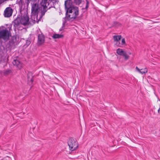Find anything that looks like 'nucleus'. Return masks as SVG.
I'll use <instances>...</instances> for the list:
<instances>
[{"instance_id": "f257e3e1", "label": "nucleus", "mask_w": 160, "mask_h": 160, "mask_svg": "<svg viewBox=\"0 0 160 160\" xmlns=\"http://www.w3.org/2000/svg\"><path fill=\"white\" fill-rule=\"evenodd\" d=\"M65 7L66 10V18L68 20L75 19L78 15V7L72 5V2L70 0H67L65 2Z\"/></svg>"}, {"instance_id": "f03ea898", "label": "nucleus", "mask_w": 160, "mask_h": 160, "mask_svg": "<svg viewBox=\"0 0 160 160\" xmlns=\"http://www.w3.org/2000/svg\"><path fill=\"white\" fill-rule=\"evenodd\" d=\"M11 27L9 30L4 27H0V39L7 41L8 40L11 36V33L10 31Z\"/></svg>"}, {"instance_id": "7ed1b4c3", "label": "nucleus", "mask_w": 160, "mask_h": 160, "mask_svg": "<svg viewBox=\"0 0 160 160\" xmlns=\"http://www.w3.org/2000/svg\"><path fill=\"white\" fill-rule=\"evenodd\" d=\"M68 144L70 150L72 151L75 150L78 147L77 142L72 138H70L69 139L68 141Z\"/></svg>"}, {"instance_id": "20e7f679", "label": "nucleus", "mask_w": 160, "mask_h": 160, "mask_svg": "<svg viewBox=\"0 0 160 160\" xmlns=\"http://www.w3.org/2000/svg\"><path fill=\"white\" fill-rule=\"evenodd\" d=\"M32 4L31 11L32 13L34 15H37L39 11V7L38 4L37 3H32Z\"/></svg>"}, {"instance_id": "39448f33", "label": "nucleus", "mask_w": 160, "mask_h": 160, "mask_svg": "<svg viewBox=\"0 0 160 160\" xmlns=\"http://www.w3.org/2000/svg\"><path fill=\"white\" fill-rule=\"evenodd\" d=\"M116 52L119 55L123 56L124 59L127 60L129 58V56L127 55L126 51L123 50L122 49L120 48H118Z\"/></svg>"}, {"instance_id": "423d86ee", "label": "nucleus", "mask_w": 160, "mask_h": 160, "mask_svg": "<svg viewBox=\"0 0 160 160\" xmlns=\"http://www.w3.org/2000/svg\"><path fill=\"white\" fill-rule=\"evenodd\" d=\"M13 9L10 7L7 8L4 11V15L5 17H10L12 15Z\"/></svg>"}, {"instance_id": "0eeeda50", "label": "nucleus", "mask_w": 160, "mask_h": 160, "mask_svg": "<svg viewBox=\"0 0 160 160\" xmlns=\"http://www.w3.org/2000/svg\"><path fill=\"white\" fill-rule=\"evenodd\" d=\"M21 24L24 26L27 25L29 22V18L27 15H24L20 18Z\"/></svg>"}, {"instance_id": "6e6552de", "label": "nucleus", "mask_w": 160, "mask_h": 160, "mask_svg": "<svg viewBox=\"0 0 160 160\" xmlns=\"http://www.w3.org/2000/svg\"><path fill=\"white\" fill-rule=\"evenodd\" d=\"M45 41V38L44 35L42 33L39 34L37 44L38 45H40L43 44Z\"/></svg>"}, {"instance_id": "1a4fd4ad", "label": "nucleus", "mask_w": 160, "mask_h": 160, "mask_svg": "<svg viewBox=\"0 0 160 160\" xmlns=\"http://www.w3.org/2000/svg\"><path fill=\"white\" fill-rule=\"evenodd\" d=\"M13 65L15 66L19 69H20L22 66V63H21L19 60L17 59H14L12 62Z\"/></svg>"}, {"instance_id": "9d476101", "label": "nucleus", "mask_w": 160, "mask_h": 160, "mask_svg": "<svg viewBox=\"0 0 160 160\" xmlns=\"http://www.w3.org/2000/svg\"><path fill=\"white\" fill-rule=\"evenodd\" d=\"M28 83L30 85L32 84L33 82V76L32 72H29L27 75Z\"/></svg>"}, {"instance_id": "9b49d317", "label": "nucleus", "mask_w": 160, "mask_h": 160, "mask_svg": "<svg viewBox=\"0 0 160 160\" xmlns=\"http://www.w3.org/2000/svg\"><path fill=\"white\" fill-rule=\"evenodd\" d=\"M48 0H42L41 2V4L44 8H48V6L49 5V3L48 2Z\"/></svg>"}, {"instance_id": "f8f14e48", "label": "nucleus", "mask_w": 160, "mask_h": 160, "mask_svg": "<svg viewBox=\"0 0 160 160\" xmlns=\"http://www.w3.org/2000/svg\"><path fill=\"white\" fill-rule=\"evenodd\" d=\"M121 38V35H115L113 36V39L114 42H116L115 44H117L118 42Z\"/></svg>"}, {"instance_id": "ddd939ff", "label": "nucleus", "mask_w": 160, "mask_h": 160, "mask_svg": "<svg viewBox=\"0 0 160 160\" xmlns=\"http://www.w3.org/2000/svg\"><path fill=\"white\" fill-rule=\"evenodd\" d=\"M14 25L15 26H17L20 24H21L20 18H18L15 19L13 21Z\"/></svg>"}, {"instance_id": "4468645a", "label": "nucleus", "mask_w": 160, "mask_h": 160, "mask_svg": "<svg viewBox=\"0 0 160 160\" xmlns=\"http://www.w3.org/2000/svg\"><path fill=\"white\" fill-rule=\"evenodd\" d=\"M136 69L138 72L142 74H145L148 72V70L146 68H145L144 69H143V71H141V70H140L137 67H136Z\"/></svg>"}, {"instance_id": "2eb2a0df", "label": "nucleus", "mask_w": 160, "mask_h": 160, "mask_svg": "<svg viewBox=\"0 0 160 160\" xmlns=\"http://www.w3.org/2000/svg\"><path fill=\"white\" fill-rule=\"evenodd\" d=\"M18 4L19 6L22 8L24 4L23 0H19L18 2Z\"/></svg>"}, {"instance_id": "dca6fc26", "label": "nucleus", "mask_w": 160, "mask_h": 160, "mask_svg": "<svg viewBox=\"0 0 160 160\" xmlns=\"http://www.w3.org/2000/svg\"><path fill=\"white\" fill-rule=\"evenodd\" d=\"M63 37V35L58 34H55L52 37L54 38H62Z\"/></svg>"}, {"instance_id": "f3484780", "label": "nucleus", "mask_w": 160, "mask_h": 160, "mask_svg": "<svg viewBox=\"0 0 160 160\" xmlns=\"http://www.w3.org/2000/svg\"><path fill=\"white\" fill-rule=\"evenodd\" d=\"M11 72V70L9 69H8L5 71L4 73V74L5 75H7L10 73Z\"/></svg>"}, {"instance_id": "a211bd4d", "label": "nucleus", "mask_w": 160, "mask_h": 160, "mask_svg": "<svg viewBox=\"0 0 160 160\" xmlns=\"http://www.w3.org/2000/svg\"><path fill=\"white\" fill-rule=\"evenodd\" d=\"M85 1L86 3L85 8L87 9L88 7V4L89 3V0H85Z\"/></svg>"}, {"instance_id": "6ab92c4d", "label": "nucleus", "mask_w": 160, "mask_h": 160, "mask_svg": "<svg viewBox=\"0 0 160 160\" xmlns=\"http://www.w3.org/2000/svg\"><path fill=\"white\" fill-rule=\"evenodd\" d=\"M47 8H43V10L42 11L41 14L42 16L44 15L45 14V12L47 11V10L46 9Z\"/></svg>"}, {"instance_id": "aec40b11", "label": "nucleus", "mask_w": 160, "mask_h": 160, "mask_svg": "<svg viewBox=\"0 0 160 160\" xmlns=\"http://www.w3.org/2000/svg\"><path fill=\"white\" fill-rule=\"evenodd\" d=\"M74 2L77 5H79L81 2V0H74Z\"/></svg>"}, {"instance_id": "412c9836", "label": "nucleus", "mask_w": 160, "mask_h": 160, "mask_svg": "<svg viewBox=\"0 0 160 160\" xmlns=\"http://www.w3.org/2000/svg\"><path fill=\"white\" fill-rule=\"evenodd\" d=\"M125 44V41L124 38H123L122 40V45H124Z\"/></svg>"}, {"instance_id": "4be33fe9", "label": "nucleus", "mask_w": 160, "mask_h": 160, "mask_svg": "<svg viewBox=\"0 0 160 160\" xmlns=\"http://www.w3.org/2000/svg\"><path fill=\"white\" fill-rule=\"evenodd\" d=\"M30 2H31V0H26V4H27L28 6V5Z\"/></svg>"}, {"instance_id": "5701e85b", "label": "nucleus", "mask_w": 160, "mask_h": 160, "mask_svg": "<svg viewBox=\"0 0 160 160\" xmlns=\"http://www.w3.org/2000/svg\"><path fill=\"white\" fill-rule=\"evenodd\" d=\"M158 114H160V105L159 106V107L158 110Z\"/></svg>"}, {"instance_id": "b1692460", "label": "nucleus", "mask_w": 160, "mask_h": 160, "mask_svg": "<svg viewBox=\"0 0 160 160\" xmlns=\"http://www.w3.org/2000/svg\"><path fill=\"white\" fill-rule=\"evenodd\" d=\"M37 0H31V1L33 2V3L35 2Z\"/></svg>"}, {"instance_id": "393cba45", "label": "nucleus", "mask_w": 160, "mask_h": 160, "mask_svg": "<svg viewBox=\"0 0 160 160\" xmlns=\"http://www.w3.org/2000/svg\"><path fill=\"white\" fill-rule=\"evenodd\" d=\"M51 8V7L50 6V7L48 8V9H50Z\"/></svg>"}, {"instance_id": "a878e982", "label": "nucleus", "mask_w": 160, "mask_h": 160, "mask_svg": "<svg viewBox=\"0 0 160 160\" xmlns=\"http://www.w3.org/2000/svg\"><path fill=\"white\" fill-rule=\"evenodd\" d=\"M33 16H31L32 18H32H33Z\"/></svg>"}, {"instance_id": "bb28decb", "label": "nucleus", "mask_w": 160, "mask_h": 160, "mask_svg": "<svg viewBox=\"0 0 160 160\" xmlns=\"http://www.w3.org/2000/svg\"><path fill=\"white\" fill-rule=\"evenodd\" d=\"M129 54H131V52H129Z\"/></svg>"}, {"instance_id": "cd10ccee", "label": "nucleus", "mask_w": 160, "mask_h": 160, "mask_svg": "<svg viewBox=\"0 0 160 160\" xmlns=\"http://www.w3.org/2000/svg\"><path fill=\"white\" fill-rule=\"evenodd\" d=\"M120 44V43H119L118 44V45H119Z\"/></svg>"}]
</instances>
